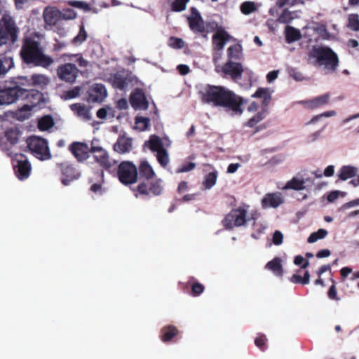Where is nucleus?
<instances>
[{
    "mask_svg": "<svg viewBox=\"0 0 359 359\" xmlns=\"http://www.w3.org/2000/svg\"><path fill=\"white\" fill-rule=\"evenodd\" d=\"M357 205H359V198L344 203L341 208L346 210Z\"/></svg>",
    "mask_w": 359,
    "mask_h": 359,
    "instance_id": "61",
    "label": "nucleus"
},
{
    "mask_svg": "<svg viewBox=\"0 0 359 359\" xmlns=\"http://www.w3.org/2000/svg\"><path fill=\"white\" fill-rule=\"evenodd\" d=\"M285 36L288 43H292L300 39L301 34L299 29L287 26L285 28Z\"/></svg>",
    "mask_w": 359,
    "mask_h": 359,
    "instance_id": "35",
    "label": "nucleus"
},
{
    "mask_svg": "<svg viewBox=\"0 0 359 359\" xmlns=\"http://www.w3.org/2000/svg\"><path fill=\"white\" fill-rule=\"evenodd\" d=\"M302 2V0H279L278 4L279 7H283L285 5L294 6Z\"/></svg>",
    "mask_w": 359,
    "mask_h": 359,
    "instance_id": "57",
    "label": "nucleus"
},
{
    "mask_svg": "<svg viewBox=\"0 0 359 359\" xmlns=\"http://www.w3.org/2000/svg\"><path fill=\"white\" fill-rule=\"evenodd\" d=\"M54 120L50 115H46L38 121V128L41 131L48 130L54 126Z\"/></svg>",
    "mask_w": 359,
    "mask_h": 359,
    "instance_id": "34",
    "label": "nucleus"
},
{
    "mask_svg": "<svg viewBox=\"0 0 359 359\" xmlns=\"http://www.w3.org/2000/svg\"><path fill=\"white\" fill-rule=\"evenodd\" d=\"M31 81L34 86H39L40 87H43L46 86L49 80L44 75L41 74H34L31 77Z\"/></svg>",
    "mask_w": 359,
    "mask_h": 359,
    "instance_id": "41",
    "label": "nucleus"
},
{
    "mask_svg": "<svg viewBox=\"0 0 359 359\" xmlns=\"http://www.w3.org/2000/svg\"><path fill=\"white\" fill-rule=\"evenodd\" d=\"M79 69L76 66L72 63H66L60 65L57 69L58 77L66 82L73 83L75 81L78 74Z\"/></svg>",
    "mask_w": 359,
    "mask_h": 359,
    "instance_id": "9",
    "label": "nucleus"
},
{
    "mask_svg": "<svg viewBox=\"0 0 359 359\" xmlns=\"http://www.w3.org/2000/svg\"><path fill=\"white\" fill-rule=\"evenodd\" d=\"M191 14L188 18L190 28L194 32H202L204 29V22L199 13L195 8H191Z\"/></svg>",
    "mask_w": 359,
    "mask_h": 359,
    "instance_id": "16",
    "label": "nucleus"
},
{
    "mask_svg": "<svg viewBox=\"0 0 359 359\" xmlns=\"http://www.w3.org/2000/svg\"><path fill=\"white\" fill-rule=\"evenodd\" d=\"M149 121L150 120L147 117L137 116L135 118V124L138 126L142 131L146 130L148 128Z\"/></svg>",
    "mask_w": 359,
    "mask_h": 359,
    "instance_id": "48",
    "label": "nucleus"
},
{
    "mask_svg": "<svg viewBox=\"0 0 359 359\" xmlns=\"http://www.w3.org/2000/svg\"><path fill=\"white\" fill-rule=\"evenodd\" d=\"M265 118V111L257 112L252 118H250L246 123H244L245 126L254 128L256 125L262 121Z\"/></svg>",
    "mask_w": 359,
    "mask_h": 359,
    "instance_id": "37",
    "label": "nucleus"
},
{
    "mask_svg": "<svg viewBox=\"0 0 359 359\" xmlns=\"http://www.w3.org/2000/svg\"><path fill=\"white\" fill-rule=\"evenodd\" d=\"M330 95L329 93H325L317 96L311 100H304L302 103L305 107L309 109H315L328 104Z\"/></svg>",
    "mask_w": 359,
    "mask_h": 359,
    "instance_id": "17",
    "label": "nucleus"
},
{
    "mask_svg": "<svg viewBox=\"0 0 359 359\" xmlns=\"http://www.w3.org/2000/svg\"><path fill=\"white\" fill-rule=\"evenodd\" d=\"M348 26L353 30H359V17L356 14H351L348 16Z\"/></svg>",
    "mask_w": 359,
    "mask_h": 359,
    "instance_id": "47",
    "label": "nucleus"
},
{
    "mask_svg": "<svg viewBox=\"0 0 359 359\" xmlns=\"http://www.w3.org/2000/svg\"><path fill=\"white\" fill-rule=\"evenodd\" d=\"M283 236L279 231H276L273 235V243L275 245H280L283 243Z\"/></svg>",
    "mask_w": 359,
    "mask_h": 359,
    "instance_id": "56",
    "label": "nucleus"
},
{
    "mask_svg": "<svg viewBox=\"0 0 359 359\" xmlns=\"http://www.w3.org/2000/svg\"><path fill=\"white\" fill-rule=\"evenodd\" d=\"M331 252H330V250H328V249H323V250H319L317 254H316V257L319 259H321V258H324V257H327L330 255Z\"/></svg>",
    "mask_w": 359,
    "mask_h": 359,
    "instance_id": "64",
    "label": "nucleus"
},
{
    "mask_svg": "<svg viewBox=\"0 0 359 359\" xmlns=\"http://www.w3.org/2000/svg\"><path fill=\"white\" fill-rule=\"evenodd\" d=\"M26 143L28 151L37 159L44 161L52 158L46 139L32 135L27 138Z\"/></svg>",
    "mask_w": 359,
    "mask_h": 359,
    "instance_id": "3",
    "label": "nucleus"
},
{
    "mask_svg": "<svg viewBox=\"0 0 359 359\" xmlns=\"http://www.w3.org/2000/svg\"><path fill=\"white\" fill-rule=\"evenodd\" d=\"M327 231L324 229H320L317 231L312 233L308 238L307 242L313 243L319 239L325 238L327 235Z\"/></svg>",
    "mask_w": 359,
    "mask_h": 359,
    "instance_id": "39",
    "label": "nucleus"
},
{
    "mask_svg": "<svg viewBox=\"0 0 359 359\" xmlns=\"http://www.w3.org/2000/svg\"><path fill=\"white\" fill-rule=\"evenodd\" d=\"M313 30L323 39H330L332 37V36L327 32L324 25H318L313 27Z\"/></svg>",
    "mask_w": 359,
    "mask_h": 359,
    "instance_id": "45",
    "label": "nucleus"
},
{
    "mask_svg": "<svg viewBox=\"0 0 359 359\" xmlns=\"http://www.w3.org/2000/svg\"><path fill=\"white\" fill-rule=\"evenodd\" d=\"M290 280L296 284L307 285L310 281V273L306 271L303 277L298 274H293Z\"/></svg>",
    "mask_w": 359,
    "mask_h": 359,
    "instance_id": "38",
    "label": "nucleus"
},
{
    "mask_svg": "<svg viewBox=\"0 0 359 359\" xmlns=\"http://www.w3.org/2000/svg\"><path fill=\"white\" fill-rule=\"evenodd\" d=\"M358 174V168L352 165H343L338 171V177L343 181L354 177Z\"/></svg>",
    "mask_w": 359,
    "mask_h": 359,
    "instance_id": "24",
    "label": "nucleus"
},
{
    "mask_svg": "<svg viewBox=\"0 0 359 359\" xmlns=\"http://www.w3.org/2000/svg\"><path fill=\"white\" fill-rule=\"evenodd\" d=\"M70 108L79 116L83 117L86 120H89L90 118V111L85 105L80 103H76L70 105Z\"/></svg>",
    "mask_w": 359,
    "mask_h": 359,
    "instance_id": "32",
    "label": "nucleus"
},
{
    "mask_svg": "<svg viewBox=\"0 0 359 359\" xmlns=\"http://www.w3.org/2000/svg\"><path fill=\"white\" fill-rule=\"evenodd\" d=\"M215 45H225L226 43L231 42L232 38L226 32L218 30L212 36Z\"/></svg>",
    "mask_w": 359,
    "mask_h": 359,
    "instance_id": "29",
    "label": "nucleus"
},
{
    "mask_svg": "<svg viewBox=\"0 0 359 359\" xmlns=\"http://www.w3.org/2000/svg\"><path fill=\"white\" fill-rule=\"evenodd\" d=\"M217 176L218 172L216 170L210 172L208 175H206L203 182V185L205 187V189H210L213 186H215L217 182Z\"/></svg>",
    "mask_w": 359,
    "mask_h": 359,
    "instance_id": "36",
    "label": "nucleus"
},
{
    "mask_svg": "<svg viewBox=\"0 0 359 359\" xmlns=\"http://www.w3.org/2000/svg\"><path fill=\"white\" fill-rule=\"evenodd\" d=\"M62 13L55 8H47L43 12L45 22L48 25H55L61 18Z\"/></svg>",
    "mask_w": 359,
    "mask_h": 359,
    "instance_id": "22",
    "label": "nucleus"
},
{
    "mask_svg": "<svg viewBox=\"0 0 359 359\" xmlns=\"http://www.w3.org/2000/svg\"><path fill=\"white\" fill-rule=\"evenodd\" d=\"M111 81L113 87L121 90H125L128 85L127 79L120 73H116L112 75Z\"/></svg>",
    "mask_w": 359,
    "mask_h": 359,
    "instance_id": "28",
    "label": "nucleus"
},
{
    "mask_svg": "<svg viewBox=\"0 0 359 359\" xmlns=\"http://www.w3.org/2000/svg\"><path fill=\"white\" fill-rule=\"evenodd\" d=\"M57 165L60 169L62 175L66 177L62 180V183L65 186L69 185L70 182L78 179L80 176L75 168L67 162L57 163Z\"/></svg>",
    "mask_w": 359,
    "mask_h": 359,
    "instance_id": "15",
    "label": "nucleus"
},
{
    "mask_svg": "<svg viewBox=\"0 0 359 359\" xmlns=\"http://www.w3.org/2000/svg\"><path fill=\"white\" fill-rule=\"evenodd\" d=\"M252 97L263 98L262 105L266 107L269 104L271 96L269 88H258L256 92L252 95Z\"/></svg>",
    "mask_w": 359,
    "mask_h": 359,
    "instance_id": "33",
    "label": "nucleus"
},
{
    "mask_svg": "<svg viewBox=\"0 0 359 359\" xmlns=\"http://www.w3.org/2000/svg\"><path fill=\"white\" fill-rule=\"evenodd\" d=\"M161 339L164 343L170 342L180 334L178 329L174 325H166L161 330Z\"/></svg>",
    "mask_w": 359,
    "mask_h": 359,
    "instance_id": "20",
    "label": "nucleus"
},
{
    "mask_svg": "<svg viewBox=\"0 0 359 359\" xmlns=\"http://www.w3.org/2000/svg\"><path fill=\"white\" fill-rule=\"evenodd\" d=\"M305 189V181L303 179H299L294 177L289 180L285 185L284 189H292L301 191Z\"/></svg>",
    "mask_w": 359,
    "mask_h": 359,
    "instance_id": "31",
    "label": "nucleus"
},
{
    "mask_svg": "<svg viewBox=\"0 0 359 359\" xmlns=\"http://www.w3.org/2000/svg\"><path fill=\"white\" fill-rule=\"evenodd\" d=\"M133 140L125 135L119 136L116 142L114 144V150L119 154L129 152L132 149Z\"/></svg>",
    "mask_w": 359,
    "mask_h": 359,
    "instance_id": "18",
    "label": "nucleus"
},
{
    "mask_svg": "<svg viewBox=\"0 0 359 359\" xmlns=\"http://www.w3.org/2000/svg\"><path fill=\"white\" fill-rule=\"evenodd\" d=\"M107 95L105 86L102 83H94L88 90L89 102H102Z\"/></svg>",
    "mask_w": 359,
    "mask_h": 359,
    "instance_id": "13",
    "label": "nucleus"
},
{
    "mask_svg": "<svg viewBox=\"0 0 359 359\" xmlns=\"http://www.w3.org/2000/svg\"><path fill=\"white\" fill-rule=\"evenodd\" d=\"M341 192L339 191H331L327 197V199L329 202H334L336 199L338 198L339 194Z\"/></svg>",
    "mask_w": 359,
    "mask_h": 359,
    "instance_id": "62",
    "label": "nucleus"
},
{
    "mask_svg": "<svg viewBox=\"0 0 359 359\" xmlns=\"http://www.w3.org/2000/svg\"><path fill=\"white\" fill-rule=\"evenodd\" d=\"M177 69L181 75H186L190 71L189 67L186 65H179L177 67Z\"/></svg>",
    "mask_w": 359,
    "mask_h": 359,
    "instance_id": "63",
    "label": "nucleus"
},
{
    "mask_svg": "<svg viewBox=\"0 0 359 359\" xmlns=\"http://www.w3.org/2000/svg\"><path fill=\"white\" fill-rule=\"evenodd\" d=\"M189 283L191 284V294L192 296L196 297L201 294L203 292L205 287L201 283L196 281H194L192 283H191V280L189 281Z\"/></svg>",
    "mask_w": 359,
    "mask_h": 359,
    "instance_id": "44",
    "label": "nucleus"
},
{
    "mask_svg": "<svg viewBox=\"0 0 359 359\" xmlns=\"http://www.w3.org/2000/svg\"><path fill=\"white\" fill-rule=\"evenodd\" d=\"M306 59L309 65L322 69L326 74L335 73L340 62L338 55L329 46H313Z\"/></svg>",
    "mask_w": 359,
    "mask_h": 359,
    "instance_id": "2",
    "label": "nucleus"
},
{
    "mask_svg": "<svg viewBox=\"0 0 359 359\" xmlns=\"http://www.w3.org/2000/svg\"><path fill=\"white\" fill-rule=\"evenodd\" d=\"M135 191L137 194L142 196H149V192L154 196H159L163 191V181L161 179H156L151 181L149 186H148L145 182H142L138 184Z\"/></svg>",
    "mask_w": 359,
    "mask_h": 359,
    "instance_id": "8",
    "label": "nucleus"
},
{
    "mask_svg": "<svg viewBox=\"0 0 359 359\" xmlns=\"http://www.w3.org/2000/svg\"><path fill=\"white\" fill-rule=\"evenodd\" d=\"M90 148L88 145L81 142H74L69 146V150L78 162L82 163L89 157Z\"/></svg>",
    "mask_w": 359,
    "mask_h": 359,
    "instance_id": "11",
    "label": "nucleus"
},
{
    "mask_svg": "<svg viewBox=\"0 0 359 359\" xmlns=\"http://www.w3.org/2000/svg\"><path fill=\"white\" fill-rule=\"evenodd\" d=\"M25 95V99L29 100L31 97L33 98V101L31 102L30 104L26 103L24 104V111H28L33 109V108L38 106V104L41 102L42 100L43 95L39 91H27V90L24 89V94Z\"/></svg>",
    "mask_w": 359,
    "mask_h": 359,
    "instance_id": "19",
    "label": "nucleus"
},
{
    "mask_svg": "<svg viewBox=\"0 0 359 359\" xmlns=\"http://www.w3.org/2000/svg\"><path fill=\"white\" fill-rule=\"evenodd\" d=\"M81 90V87L76 86L73 88L71 90L65 91L63 95V97L65 100L73 99L79 95Z\"/></svg>",
    "mask_w": 359,
    "mask_h": 359,
    "instance_id": "50",
    "label": "nucleus"
},
{
    "mask_svg": "<svg viewBox=\"0 0 359 359\" xmlns=\"http://www.w3.org/2000/svg\"><path fill=\"white\" fill-rule=\"evenodd\" d=\"M152 152H158L165 149L162 140L156 135H151L144 143Z\"/></svg>",
    "mask_w": 359,
    "mask_h": 359,
    "instance_id": "25",
    "label": "nucleus"
},
{
    "mask_svg": "<svg viewBox=\"0 0 359 359\" xmlns=\"http://www.w3.org/2000/svg\"><path fill=\"white\" fill-rule=\"evenodd\" d=\"M24 62L46 68L54 62V60L43 54L39 46H24Z\"/></svg>",
    "mask_w": 359,
    "mask_h": 359,
    "instance_id": "4",
    "label": "nucleus"
},
{
    "mask_svg": "<svg viewBox=\"0 0 359 359\" xmlns=\"http://www.w3.org/2000/svg\"><path fill=\"white\" fill-rule=\"evenodd\" d=\"M43 37L44 35L39 32H32L26 36L24 45H39L43 42Z\"/></svg>",
    "mask_w": 359,
    "mask_h": 359,
    "instance_id": "30",
    "label": "nucleus"
},
{
    "mask_svg": "<svg viewBox=\"0 0 359 359\" xmlns=\"http://www.w3.org/2000/svg\"><path fill=\"white\" fill-rule=\"evenodd\" d=\"M256 10V6L252 1H245L241 6V11L245 15H249Z\"/></svg>",
    "mask_w": 359,
    "mask_h": 359,
    "instance_id": "46",
    "label": "nucleus"
},
{
    "mask_svg": "<svg viewBox=\"0 0 359 359\" xmlns=\"http://www.w3.org/2000/svg\"><path fill=\"white\" fill-rule=\"evenodd\" d=\"M156 158L158 163L163 167L165 168L168 165L169 163V156L168 153L165 149H161L159 151L156 152Z\"/></svg>",
    "mask_w": 359,
    "mask_h": 359,
    "instance_id": "40",
    "label": "nucleus"
},
{
    "mask_svg": "<svg viewBox=\"0 0 359 359\" xmlns=\"http://www.w3.org/2000/svg\"><path fill=\"white\" fill-rule=\"evenodd\" d=\"M248 208L249 205H244L232 209L222 221L224 227L226 230H232L235 227L245 225L248 222L246 216Z\"/></svg>",
    "mask_w": 359,
    "mask_h": 359,
    "instance_id": "5",
    "label": "nucleus"
},
{
    "mask_svg": "<svg viewBox=\"0 0 359 359\" xmlns=\"http://www.w3.org/2000/svg\"><path fill=\"white\" fill-rule=\"evenodd\" d=\"M328 297L331 299L339 300V298L337 297V291L336 286L334 285V281H333V284L330 286L328 292Z\"/></svg>",
    "mask_w": 359,
    "mask_h": 359,
    "instance_id": "55",
    "label": "nucleus"
},
{
    "mask_svg": "<svg viewBox=\"0 0 359 359\" xmlns=\"http://www.w3.org/2000/svg\"><path fill=\"white\" fill-rule=\"evenodd\" d=\"M283 203L281 196L278 194H267L262 200V207L266 208L269 207L277 208Z\"/></svg>",
    "mask_w": 359,
    "mask_h": 359,
    "instance_id": "21",
    "label": "nucleus"
},
{
    "mask_svg": "<svg viewBox=\"0 0 359 359\" xmlns=\"http://www.w3.org/2000/svg\"><path fill=\"white\" fill-rule=\"evenodd\" d=\"M87 37L86 32L85 31L83 27H82L80 29L78 35L74 39V43H83Z\"/></svg>",
    "mask_w": 359,
    "mask_h": 359,
    "instance_id": "53",
    "label": "nucleus"
},
{
    "mask_svg": "<svg viewBox=\"0 0 359 359\" xmlns=\"http://www.w3.org/2000/svg\"><path fill=\"white\" fill-rule=\"evenodd\" d=\"M95 175H97L96 180H97L98 182L94 183L90 187V190L95 193L99 191L102 188L101 182H102L104 181V170H100L97 171L95 173Z\"/></svg>",
    "mask_w": 359,
    "mask_h": 359,
    "instance_id": "42",
    "label": "nucleus"
},
{
    "mask_svg": "<svg viewBox=\"0 0 359 359\" xmlns=\"http://www.w3.org/2000/svg\"><path fill=\"white\" fill-rule=\"evenodd\" d=\"M266 342L267 338L264 334H259L255 339V344L262 351L267 348Z\"/></svg>",
    "mask_w": 359,
    "mask_h": 359,
    "instance_id": "43",
    "label": "nucleus"
},
{
    "mask_svg": "<svg viewBox=\"0 0 359 359\" xmlns=\"http://www.w3.org/2000/svg\"><path fill=\"white\" fill-rule=\"evenodd\" d=\"M32 165L31 163L27 160H24V180L27 179L31 174Z\"/></svg>",
    "mask_w": 359,
    "mask_h": 359,
    "instance_id": "54",
    "label": "nucleus"
},
{
    "mask_svg": "<svg viewBox=\"0 0 359 359\" xmlns=\"http://www.w3.org/2000/svg\"><path fill=\"white\" fill-rule=\"evenodd\" d=\"M243 71V67L240 62L226 61L222 67V72L233 80L241 79Z\"/></svg>",
    "mask_w": 359,
    "mask_h": 359,
    "instance_id": "14",
    "label": "nucleus"
},
{
    "mask_svg": "<svg viewBox=\"0 0 359 359\" xmlns=\"http://www.w3.org/2000/svg\"><path fill=\"white\" fill-rule=\"evenodd\" d=\"M201 95L203 102L222 107L231 111L233 115H241L243 112V105L247 102L242 97L221 86L208 84L201 92Z\"/></svg>",
    "mask_w": 359,
    "mask_h": 359,
    "instance_id": "1",
    "label": "nucleus"
},
{
    "mask_svg": "<svg viewBox=\"0 0 359 359\" xmlns=\"http://www.w3.org/2000/svg\"><path fill=\"white\" fill-rule=\"evenodd\" d=\"M128 107V102L126 99L121 98L118 100L116 102V108L122 110V109H126Z\"/></svg>",
    "mask_w": 359,
    "mask_h": 359,
    "instance_id": "60",
    "label": "nucleus"
},
{
    "mask_svg": "<svg viewBox=\"0 0 359 359\" xmlns=\"http://www.w3.org/2000/svg\"><path fill=\"white\" fill-rule=\"evenodd\" d=\"M228 60L239 62L243 57L242 46H229L227 49Z\"/></svg>",
    "mask_w": 359,
    "mask_h": 359,
    "instance_id": "27",
    "label": "nucleus"
},
{
    "mask_svg": "<svg viewBox=\"0 0 359 359\" xmlns=\"http://www.w3.org/2000/svg\"><path fill=\"white\" fill-rule=\"evenodd\" d=\"M18 28L13 19L8 15H4L0 20V45H6L8 41L15 42L18 37Z\"/></svg>",
    "mask_w": 359,
    "mask_h": 359,
    "instance_id": "6",
    "label": "nucleus"
},
{
    "mask_svg": "<svg viewBox=\"0 0 359 359\" xmlns=\"http://www.w3.org/2000/svg\"><path fill=\"white\" fill-rule=\"evenodd\" d=\"M281 262V259L276 257L266 264L265 269L272 271L276 276L281 277L283 275Z\"/></svg>",
    "mask_w": 359,
    "mask_h": 359,
    "instance_id": "26",
    "label": "nucleus"
},
{
    "mask_svg": "<svg viewBox=\"0 0 359 359\" xmlns=\"http://www.w3.org/2000/svg\"><path fill=\"white\" fill-rule=\"evenodd\" d=\"M90 151L93 154L95 161L100 165L102 170H109L112 167L113 164L109 160L107 151L102 147L92 146Z\"/></svg>",
    "mask_w": 359,
    "mask_h": 359,
    "instance_id": "10",
    "label": "nucleus"
},
{
    "mask_svg": "<svg viewBox=\"0 0 359 359\" xmlns=\"http://www.w3.org/2000/svg\"><path fill=\"white\" fill-rule=\"evenodd\" d=\"M139 173L141 177L149 180L155 176V172L146 160L142 161L139 165Z\"/></svg>",
    "mask_w": 359,
    "mask_h": 359,
    "instance_id": "23",
    "label": "nucleus"
},
{
    "mask_svg": "<svg viewBox=\"0 0 359 359\" xmlns=\"http://www.w3.org/2000/svg\"><path fill=\"white\" fill-rule=\"evenodd\" d=\"M71 5L77 8H83L86 11L90 10L89 5L84 1H74L71 2Z\"/></svg>",
    "mask_w": 359,
    "mask_h": 359,
    "instance_id": "59",
    "label": "nucleus"
},
{
    "mask_svg": "<svg viewBox=\"0 0 359 359\" xmlns=\"http://www.w3.org/2000/svg\"><path fill=\"white\" fill-rule=\"evenodd\" d=\"M76 17V13L72 10L68 9L65 13H62L61 18L65 20H72Z\"/></svg>",
    "mask_w": 359,
    "mask_h": 359,
    "instance_id": "58",
    "label": "nucleus"
},
{
    "mask_svg": "<svg viewBox=\"0 0 359 359\" xmlns=\"http://www.w3.org/2000/svg\"><path fill=\"white\" fill-rule=\"evenodd\" d=\"M117 176L123 184H134L137 180V169L130 161H122L117 168Z\"/></svg>",
    "mask_w": 359,
    "mask_h": 359,
    "instance_id": "7",
    "label": "nucleus"
},
{
    "mask_svg": "<svg viewBox=\"0 0 359 359\" xmlns=\"http://www.w3.org/2000/svg\"><path fill=\"white\" fill-rule=\"evenodd\" d=\"M294 19V13L287 10H285L279 18V21L281 23H289Z\"/></svg>",
    "mask_w": 359,
    "mask_h": 359,
    "instance_id": "51",
    "label": "nucleus"
},
{
    "mask_svg": "<svg viewBox=\"0 0 359 359\" xmlns=\"http://www.w3.org/2000/svg\"><path fill=\"white\" fill-rule=\"evenodd\" d=\"M189 1V0H175L172 4V10L175 12H180L185 10Z\"/></svg>",
    "mask_w": 359,
    "mask_h": 359,
    "instance_id": "49",
    "label": "nucleus"
},
{
    "mask_svg": "<svg viewBox=\"0 0 359 359\" xmlns=\"http://www.w3.org/2000/svg\"><path fill=\"white\" fill-rule=\"evenodd\" d=\"M196 168V163L189 162L182 165L176 170L177 173L186 172L194 170Z\"/></svg>",
    "mask_w": 359,
    "mask_h": 359,
    "instance_id": "52",
    "label": "nucleus"
},
{
    "mask_svg": "<svg viewBox=\"0 0 359 359\" xmlns=\"http://www.w3.org/2000/svg\"><path fill=\"white\" fill-rule=\"evenodd\" d=\"M130 102L132 107L137 110H146L149 107V102L142 89L136 88L130 95Z\"/></svg>",
    "mask_w": 359,
    "mask_h": 359,
    "instance_id": "12",
    "label": "nucleus"
}]
</instances>
